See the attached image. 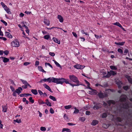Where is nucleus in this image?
Wrapping results in <instances>:
<instances>
[{"instance_id": "obj_24", "label": "nucleus", "mask_w": 132, "mask_h": 132, "mask_svg": "<svg viewBox=\"0 0 132 132\" xmlns=\"http://www.w3.org/2000/svg\"><path fill=\"white\" fill-rule=\"evenodd\" d=\"M38 68L39 71H42L43 72H46L43 69V67L42 66H39L38 67Z\"/></svg>"}, {"instance_id": "obj_56", "label": "nucleus", "mask_w": 132, "mask_h": 132, "mask_svg": "<svg viewBox=\"0 0 132 132\" xmlns=\"http://www.w3.org/2000/svg\"><path fill=\"white\" fill-rule=\"evenodd\" d=\"M4 53L5 55H7L9 53V52L7 50H6L4 52H3Z\"/></svg>"}, {"instance_id": "obj_26", "label": "nucleus", "mask_w": 132, "mask_h": 132, "mask_svg": "<svg viewBox=\"0 0 132 132\" xmlns=\"http://www.w3.org/2000/svg\"><path fill=\"white\" fill-rule=\"evenodd\" d=\"M116 25L119 26L123 30L125 31L124 28H123L121 25L118 22H116Z\"/></svg>"}, {"instance_id": "obj_21", "label": "nucleus", "mask_w": 132, "mask_h": 132, "mask_svg": "<svg viewBox=\"0 0 132 132\" xmlns=\"http://www.w3.org/2000/svg\"><path fill=\"white\" fill-rule=\"evenodd\" d=\"M4 9L7 13L9 14H11V12L10 11L9 9L7 7V6H6Z\"/></svg>"}, {"instance_id": "obj_31", "label": "nucleus", "mask_w": 132, "mask_h": 132, "mask_svg": "<svg viewBox=\"0 0 132 132\" xmlns=\"http://www.w3.org/2000/svg\"><path fill=\"white\" fill-rule=\"evenodd\" d=\"M49 98L50 99L53 100V101H56V100L55 98L52 95H50L49 96Z\"/></svg>"}, {"instance_id": "obj_40", "label": "nucleus", "mask_w": 132, "mask_h": 132, "mask_svg": "<svg viewBox=\"0 0 132 132\" xmlns=\"http://www.w3.org/2000/svg\"><path fill=\"white\" fill-rule=\"evenodd\" d=\"M85 120L84 117H81L79 118V120L82 121H84Z\"/></svg>"}, {"instance_id": "obj_7", "label": "nucleus", "mask_w": 132, "mask_h": 132, "mask_svg": "<svg viewBox=\"0 0 132 132\" xmlns=\"http://www.w3.org/2000/svg\"><path fill=\"white\" fill-rule=\"evenodd\" d=\"M11 44L12 46L13 47H18L19 46V42L16 39L14 40L11 43Z\"/></svg>"}, {"instance_id": "obj_34", "label": "nucleus", "mask_w": 132, "mask_h": 132, "mask_svg": "<svg viewBox=\"0 0 132 132\" xmlns=\"http://www.w3.org/2000/svg\"><path fill=\"white\" fill-rule=\"evenodd\" d=\"M72 107V106L71 105H66L64 106V108L66 109H68L71 108Z\"/></svg>"}, {"instance_id": "obj_10", "label": "nucleus", "mask_w": 132, "mask_h": 132, "mask_svg": "<svg viewBox=\"0 0 132 132\" xmlns=\"http://www.w3.org/2000/svg\"><path fill=\"white\" fill-rule=\"evenodd\" d=\"M22 90V88L21 87H19L18 88L16 89V90H15V91L18 95H19L21 92V91Z\"/></svg>"}, {"instance_id": "obj_64", "label": "nucleus", "mask_w": 132, "mask_h": 132, "mask_svg": "<svg viewBox=\"0 0 132 132\" xmlns=\"http://www.w3.org/2000/svg\"><path fill=\"white\" fill-rule=\"evenodd\" d=\"M68 124L69 126H73L75 125V124H74L73 123L70 122L68 123Z\"/></svg>"}, {"instance_id": "obj_4", "label": "nucleus", "mask_w": 132, "mask_h": 132, "mask_svg": "<svg viewBox=\"0 0 132 132\" xmlns=\"http://www.w3.org/2000/svg\"><path fill=\"white\" fill-rule=\"evenodd\" d=\"M94 104L95 105L94 106L93 108L94 110H98L102 107V105L100 103H97L96 102H94Z\"/></svg>"}, {"instance_id": "obj_38", "label": "nucleus", "mask_w": 132, "mask_h": 132, "mask_svg": "<svg viewBox=\"0 0 132 132\" xmlns=\"http://www.w3.org/2000/svg\"><path fill=\"white\" fill-rule=\"evenodd\" d=\"M38 103L40 104H45V102H44L42 100H38Z\"/></svg>"}, {"instance_id": "obj_55", "label": "nucleus", "mask_w": 132, "mask_h": 132, "mask_svg": "<svg viewBox=\"0 0 132 132\" xmlns=\"http://www.w3.org/2000/svg\"><path fill=\"white\" fill-rule=\"evenodd\" d=\"M118 52L120 53H121L122 54L123 53V51L121 49L119 48L118 50Z\"/></svg>"}, {"instance_id": "obj_36", "label": "nucleus", "mask_w": 132, "mask_h": 132, "mask_svg": "<svg viewBox=\"0 0 132 132\" xmlns=\"http://www.w3.org/2000/svg\"><path fill=\"white\" fill-rule=\"evenodd\" d=\"M40 130L42 131H44L46 130V128L45 127H41L40 128Z\"/></svg>"}, {"instance_id": "obj_47", "label": "nucleus", "mask_w": 132, "mask_h": 132, "mask_svg": "<svg viewBox=\"0 0 132 132\" xmlns=\"http://www.w3.org/2000/svg\"><path fill=\"white\" fill-rule=\"evenodd\" d=\"M110 68L112 70H116V67L115 66L111 65L110 66Z\"/></svg>"}, {"instance_id": "obj_54", "label": "nucleus", "mask_w": 132, "mask_h": 132, "mask_svg": "<svg viewBox=\"0 0 132 132\" xmlns=\"http://www.w3.org/2000/svg\"><path fill=\"white\" fill-rule=\"evenodd\" d=\"M126 105L124 106V105L123 106V107L125 109H128L129 108V106L128 105V103L126 104Z\"/></svg>"}, {"instance_id": "obj_46", "label": "nucleus", "mask_w": 132, "mask_h": 132, "mask_svg": "<svg viewBox=\"0 0 132 132\" xmlns=\"http://www.w3.org/2000/svg\"><path fill=\"white\" fill-rule=\"evenodd\" d=\"M10 88L12 92L15 91V89L14 88V87H13L12 86H10Z\"/></svg>"}, {"instance_id": "obj_57", "label": "nucleus", "mask_w": 132, "mask_h": 132, "mask_svg": "<svg viewBox=\"0 0 132 132\" xmlns=\"http://www.w3.org/2000/svg\"><path fill=\"white\" fill-rule=\"evenodd\" d=\"M49 54L50 55L52 56H54L55 55V53H54L53 52H50Z\"/></svg>"}, {"instance_id": "obj_52", "label": "nucleus", "mask_w": 132, "mask_h": 132, "mask_svg": "<svg viewBox=\"0 0 132 132\" xmlns=\"http://www.w3.org/2000/svg\"><path fill=\"white\" fill-rule=\"evenodd\" d=\"M1 5L4 8L6 7V6H7L5 4H4L3 2H1Z\"/></svg>"}, {"instance_id": "obj_3", "label": "nucleus", "mask_w": 132, "mask_h": 132, "mask_svg": "<svg viewBox=\"0 0 132 132\" xmlns=\"http://www.w3.org/2000/svg\"><path fill=\"white\" fill-rule=\"evenodd\" d=\"M69 78L71 81L75 82L76 84L79 83V81L78 78L74 75H69Z\"/></svg>"}, {"instance_id": "obj_49", "label": "nucleus", "mask_w": 132, "mask_h": 132, "mask_svg": "<svg viewBox=\"0 0 132 132\" xmlns=\"http://www.w3.org/2000/svg\"><path fill=\"white\" fill-rule=\"evenodd\" d=\"M47 29H48V30H51L53 28H57V29H58L59 28H58V27H53L51 28H48L47 27H46V28Z\"/></svg>"}, {"instance_id": "obj_28", "label": "nucleus", "mask_w": 132, "mask_h": 132, "mask_svg": "<svg viewBox=\"0 0 132 132\" xmlns=\"http://www.w3.org/2000/svg\"><path fill=\"white\" fill-rule=\"evenodd\" d=\"M64 131H66L67 132H71V131L69 129L64 128L62 129V131L64 132Z\"/></svg>"}, {"instance_id": "obj_13", "label": "nucleus", "mask_w": 132, "mask_h": 132, "mask_svg": "<svg viewBox=\"0 0 132 132\" xmlns=\"http://www.w3.org/2000/svg\"><path fill=\"white\" fill-rule=\"evenodd\" d=\"M7 104H6L5 106H2V111L4 112H7Z\"/></svg>"}, {"instance_id": "obj_33", "label": "nucleus", "mask_w": 132, "mask_h": 132, "mask_svg": "<svg viewBox=\"0 0 132 132\" xmlns=\"http://www.w3.org/2000/svg\"><path fill=\"white\" fill-rule=\"evenodd\" d=\"M5 34H7V35L8 36V37L10 38H12V35L11 34H10L9 33V32H5Z\"/></svg>"}, {"instance_id": "obj_30", "label": "nucleus", "mask_w": 132, "mask_h": 132, "mask_svg": "<svg viewBox=\"0 0 132 132\" xmlns=\"http://www.w3.org/2000/svg\"><path fill=\"white\" fill-rule=\"evenodd\" d=\"M107 116V114L106 113H103L102 116V118H105Z\"/></svg>"}, {"instance_id": "obj_19", "label": "nucleus", "mask_w": 132, "mask_h": 132, "mask_svg": "<svg viewBox=\"0 0 132 132\" xmlns=\"http://www.w3.org/2000/svg\"><path fill=\"white\" fill-rule=\"evenodd\" d=\"M21 80L22 82V83L24 84L27 87L29 85V84L28 83L27 81L26 80H23L22 79H21Z\"/></svg>"}, {"instance_id": "obj_25", "label": "nucleus", "mask_w": 132, "mask_h": 132, "mask_svg": "<svg viewBox=\"0 0 132 132\" xmlns=\"http://www.w3.org/2000/svg\"><path fill=\"white\" fill-rule=\"evenodd\" d=\"M109 126V124L104 123L103 124L102 127L105 129H107Z\"/></svg>"}, {"instance_id": "obj_50", "label": "nucleus", "mask_w": 132, "mask_h": 132, "mask_svg": "<svg viewBox=\"0 0 132 132\" xmlns=\"http://www.w3.org/2000/svg\"><path fill=\"white\" fill-rule=\"evenodd\" d=\"M38 92L40 95L41 96L43 94V93L41 90H38Z\"/></svg>"}, {"instance_id": "obj_8", "label": "nucleus", "mask_w": 132, "mask_h": 132, "mask_svg": "<svg viewBox=\"0 0 132 132\" xmlns=\"http://www.w3.org/2000/svg\"><path fill=\"white\" fill-rule=\"evenodd\" d=\"M127 96L126 95H123L121 96L120 98V101L121 102H125L126 101Z\"/></svg>"}, {"instance_id": "obj_22", "label": "nucleus", "mask_w": 132, "mask_h": 132, "mask_svg": "<svg viewBox=\"0 0 132 132\" xmlns=\"http://www.w3.org/2000/svg\"><path fill=\"white\" fill-rule=\"evenodd\" d=\"M46 102H45V104H46L47 106H51L52 105L51 103L49 102L48 100L47 99L45 100Z\"/></svg>"}, {"instance_id": "obj_5", "label": "nucleus", "mask_w": 132, "mask_h": 132, "mask_svg": "<svg viewBox=\"0 0 132 132\" xmlns=\"http://www.w3.org/2000/svg\"><path fill=\"white\" fill-rule=\"evenodd\" d=\"M116 75V72L112 70L108 71V74L106 76H104L103 77L105 78H108L110 77L111 75Z\"/></svg>"}, {"instance_id": "obj_15", "label": "nucleus", "mask_w": 132, "mask_h": 132, "mask_svg": "<svg viewBox=\"0 0 132 132\" xmlns=\"http://www.w3.org/2000/svg\"><path fill=\"white\" fill-rule=\"evenodd\" d=\"M57 18L59 19L60 22H63V19L62 17L60 15H58Z\"/></svg>"}, {"instance_id": "obj_53", "label": "nucleus", "mask_w": 132, "mask_h": 132, "mask_svg": "<svg viewBox=\"0 0 132 132\" xmlns=\"http://www.w3.org/2000/svg\"><path fill=\"white\" fill-rule=\"evenodd\" d=\"M72 34L74 37H75L76 38H77V35L75 32H72Z\"/></svg>"}, {"instance_id": "obj_27", "label": "nucleus", "mask_w": 132, "mask_h": 132, "mask_svg": "<svg viewBox=\"0 0 132 132\" xmlns=\"http://www.w3.org/2000/svg\"><path fill=\"white\" fill-rule=\"evenodd\" d=\"M44 22L47 26H49L50 25V22L47 19H44Z\"/></svg>"}, {"instance_id": "obj_42", "label": "nucleus", "mask_w": 132, "mask_h": 132, "mask_svg": "<svg viewBox=\"0 0 132 132\" xmlns=\"http://www.w3.org/2000/svg\"><path fill=\"white\" fill-rule=\"evenodd\" d=\"M14 122H16L18 123H19L21 122V119H19V120H18V119H17L16 120H14Z\"/></svg>"}, {"instance_id": "obj_20", "label": "nucleus", "mask_w": 132, "mask_h": 132, "mask_svg": "<svg viewBox=\"0 0 132 132\" xmlns=\"http://www.w3.org/2000/svg\"><path fill=\"white\" fill-rule=\"evenodd\" d=\"M53 40L56 43H57L58 44H60V41L58 40V39L57 38L55 37H53Z\"/></svg>"}, {"instance_id": "obj_48", "label": "nucleus", "mask_w": 132, "mask_h": 132, "mask_svg": "<svg viewBox=\"0 0 132 132\" xmlns=\"http://www.w3.org/2000/svg\"><path fill=\"white\" fill-rule=\"evenodd\" d=\"M50 112L51 114H53L54 112V110L51 108L50 110Z\"/></svg>"}, {"instance_id": "obj_37", "label": "nucleus", "mask_w": 132, "mask_h": 132, "mask_svg": "<svg viewBox=\"0 0 132 132\" xmlns=\"http://www.w3.org/2000/svg\"><path fill=\"white\" fill-rule=\"evenodd\" d=\"M53 61L54 62L55 64L56 65V66H57L58 67H61V65L57 62L56 61L54 60H53Z\"/></svg>"}, {"instance_id": "obj_61", "label": "nucleus", "mask_w": 132, "mask_h": 132, "mask_svg": "<svg viewBox=\"0 0 132 132\" xmlns=\"http://www.w3.org/2000/svg\"><path fill=\"white\" fill-rule=\"evenodd\" d=\"M13 92V93L12 94V95L14 96H16V93L15 92V91Z\"/></svg>"}, {"instance_id": "obj_59", "label": "nucleus", "mask_w": 132, "mask_h": 132, "mask_svg": "<svg viewBox=\"0 0 132 132\" xmlns=\"http://www.w3.org/2000/svg\"><path fill=\"white\" fill-rule=\"evenodd\" d=\"M30 63L29 62H25L23 63V65H27L30 64Z\"/></svg>"}, {"instance_id": "obj_32", "label": "nucleus", "mask_w": 132, "mask_h": 132, "mask_svg": "<svg viewBox=\"0 0 132 132\" xmlns=\"http://www.w3.org/2000/svg\"><path fill=\"white\" fill-rule=\"evenodd\" d=\"M64 119L67 121H68L69 120L68 117L67 115L66 114H65L64 116Z\"/></svg>"}, {"instance_id": "obj_39", "label": "nucleus", "mask_w": 132, "mask_h": 132, "mask_svg": "<svg viewBox=\"0 0 132 132\" xmlns=\"http://www.w3.org/2000/svg\"><path fill=\"white\" fill-rule=\"evenodd\" d=\"M29 101L32 103H34V100L32 99V97H30L29 99Z\"/></svg>"}, {"instance_id": "obj_63", "label": "nucleus", "mask_w": 132, "mask_h": 132, "mask_svg": "<svg viewBox=\"0 0 132 132\" xmlns=\"http://www.w3.org/2000/svg\"><path fill=\"white\" fill-rule=\"evenodd\" d=\"M85 82H86V84H87L88 86H90V83L87 80H85Z\"/></svg>"}, {"instance_id": "obj_35", "label": "nucleus", "mask_w": 132, "mask_h": 132, "mask_svg": "<svg viewBox=\"0 0 132 132\" xmlns=\"http://www.w3.org/2000/svg\"><path fill=\"white\" fill-rule=\"evenodd\" d=\"M74 109H75V110L73 112V113L77 114L79 112V110L78 109H77L76 107H75L74 108Z\"/></svg>"}, {"instance_id": "obj_43", "label": "nucleus", "mask_w": 132, "mask_h": 132, "mask_svg": "<svg viewBox=\"0 0 132 132\" xmlns=\"http://www.w3.org/2000/svg\"><path fill=\"white\" fill-rule=\"evenodd\" d=\"M1 21L3 23L5 26H7V23L5 21H4L3 20H1Z\"/></svg>"}, {"instance_id": "obj_41", "label": "nucleus", "mask_w": 132, "mask_h": 132, "mask_svg": "<svg viewBox=\"0 0 132 132\" xmlns=\"http://www.w3.org/2000/svg\"><path fill=\"white\" fill-rule=\"evenodd\" d=\"M81 32L83 34H85L86 35H88V36L89 35V34L87 32H85L83 30H82L81 31Z\"/></svg>"}, {"instance_id": "obj_62", "label": "nucleus", "mask_w": 132, "mask_h": 132, "mask_svg": "<svg viewBox=\"0 0 132 132\" xmlns=\"http://www.w3.org/2000/svg\"><path fill=\"white\" fill-rule=\"evenodd\" d=\"M90 112L89 111H86V114L87 115H89L90 114Z\"/></svg>"}, {"instance_id": "obj_17", "label": "nucleus", "mask_w": 132, "mask_h": 132, "mask_svg": "<svg viewBox=\"0 0 132 132\" xmlns=\"http://www.w3.org/2000/svg\"><path fill=\"white\" fill-rule=\"evenodd\" d=\"M98 121L96 120H94L91 123V125L93 126H95L98 123Z\"/></svg>"}, {"instance_id": "obj_29", "label": "nucleus", "mask_w": 132, "mask_h": 132, "mask_svg": "<svg viewBox=\"0 0 132 132\" xmlns=\"http://www.w3.org/2000/svg\"><path fill=\"white\" fill-rule=\"evenodd\" d=\"M125 43V42L116 43V45H118L122 46L124 45Z\"/></svg>"}, {"instance_id": "obj_2", "label": "nucleus", "mask_w": 132, "mask_h": 132, "mask_svg": "<svg viewBox=\"0 0 132 132\" xmlns=\"http://www.w3.org/2000/svg\"><path fill=\"white\" fill-rule=\"evenodd\" d=\"M60 78H56L54 77L51 78L50 77L47 79L45 78L43 79V81L46 82V81H48L49 82H52L54 83H56L57 84H59L58 83L59 82V79Z\"/></svg>"}, {"instance_id": "obj_1", "label": "nucleus", "mask_w": 132, "mask_h": 132, "mask_svg": "<svg viewBox=\"0 0 132 132\" xmlns=\"http://www.w3.org/2000/svg\"><path fill=\"white\" fill-rule=\"evenodd\" d=\"M59 80V82L58 83H59V84H62L64 82H65L66 84H69L73 87L74 86H78L81 85V84L79 83L76 84H73L71 83H69L68 79H65L63 78H60Z\"/></svg>"}, {"instance_id": "obj_6", "label": "nucleus", "mask_w": 132, "mask_h": 132, "mask_svg": "<svg viewBox=\"0 0 132 132\" xmlns=\"http://www.w3.org/2000/svg\"><path fill=\"white\" fill-rule=\"evenodd\" d=\"M98 95L100 98H101L107 97L108 96L107 94L103 93L101 91H100V92L98 93Z\"/></svg>"}, {"instance_id": "obj_16", "label": "nucleus", "mask_w": 132, "mask_h": 132, "mask_svg": "<svg viewBox=\"0 0 132 132\" xmlns=\"http://www.w3.org/2000/svg\"><path fill=\"white\" fill-rule=\"evenodd\" d=\"M125 77L127 79L128 81L130 83H132V79L131 78L130 76L127 75L125 76Z\"/></svg>"}, {"instance_id": "obj_60", "label": "nucleus", "mask_w": 132, "mask_h": 132, "mask_svg": "<svg viewBox=\"0 0 132 132\" xmlns=\"http://www.w3.org/2000/svg\"><path fill=\"white\" fill-rule=\"evenodd\" d=\"M103 105H104V106L105 107H108V104H107L106 103H105L104 102H103Z\"/></svg>"}, {"instance_id": "obj_51", "label": "nucleus", "mask_w": 132, "mask_h": 132, "mask_svg": "<svg viewBox=\"0 0 132 132\" xmlns=\"http://www.w3.org/2000/svg\"><path fill=\"white\" fill-rule=\"evenodd\" d=\"M129 88V86H126L123 87V88L124 89L127 90Z\"/></svg>"}, {"instance_id": "obj_12", "label": "nucleus", "mask_w": 132, "mask_h": 132, "mask_svg": "<svg viewBox=\"0 0 132 132\" xmlns=\"http://www.w3.org/2000/svg\"><path fill=\"white\" fill-rule=\"evenodd\" d=\"M108 104L109 106H110L111 104H114L115 103V102L113 100H109L107 101Z\"/></svg>"}, {"instance_id": "obj_9", "label": "nucleus", "mask_w": 132, "mask_h": 132, "mask_svg": "<svg viewBox=\"0 0 132 132\" xmlns=\"http://www.w3.org/2000/svg\"><path fill=\"white\" fill-rule=\"evenodd\" d=\"M73 67L77 69H82L85 67L84 66H82L80 64L75 65Z\"/></svg>"}, {"instance_id": "obj_11", "label": "nucleus", "mask_w": 132, "mask_h": 132, "mask_svg": "<svg viewBox=\"0 0 132 132\" xmlns=\"http://www.w3.org/2000/svg\"><path fill=\"white\" fill-rule=\"evenodd\" d=\"M43 86L44 87L48 89L49 91H50L51 93H53V92L52 90L50 88L45 84L43 85Z\"/></svg>"}, {"instance_id": "obj_45", "label": "nucleus", "mask_w": 132, "mask_h": 132, "mask_svg": "<svg viewBox=\"0 0 132 132\" xmlns=\"http://www.w3.org/2000/svg\"><path fill=\"white\" fill-rule=\"evenodd\" d=\"M108 84L107 83H105V84L103 85H101V86L102 87H108Z\"/></svg>"}, {"instance_id": "obj_14", "label": "nucleus", "mask_w": 132, "mask_h": 132, "mask_svg": "<svg viewBox=\"0 0 132 132\" xmlns=\"http://www.w3.org/2000/svg\"><path fill=\"white\" fill-rule=\"evenodd\" d=\"M29 96H31L32 95L31 94L28 93L22 94L20 95V96L21 97H23L24 96L27 97Z\"/></svg>"}, {"instance_id": "obj_18", "label": "nucleus", "mask_w": 132, "mask_h": 132, "mask_svg": "<svg viewBox=\"0 0 132 132\" xmlns=\"http://www.w3.org/2000/svg\"><path fill=\"white\" fill-rule=\"evenodd\" d=\"M1 58L2 59H3V62L4 63H6L9 61V59L7 58L4 57H1Z\"/></svg>"}, {"instance_id": "obj_23", "label": "nucleus", "mask_w": 132, "mask_h": 132, "mask_svg": "<svg viewBox=\"0 0 132 132\" xmlns=\"http://www.w3.org/2000/svg\"><path fill=\"white\" fill-rule=\"evenodd\" d=\"M31 91L35 95H36L38 94L37 90L36 89H32L31 90Z\"/></svg>"}, {"instance_id": "obj_58", "label": "nucleus", "mask_w": 132, "mask_h": 132, "mask_svg": "<svg viewBox=\"0 0 132 132\" xmlns=\"http://www.w3.org/2000/svg\"><path fill=\"white\" fill-rule=\"evenodd\" d=\"M0 39L3 40L4 41H5L7 40L6 38L1 37H0Z\"/></svg>"}, {"instance_id": "obj_44", "label": "nucleus", "mask_w": 132, "mask_h": 132, "mask_svg": "<svg viewBox=\"0 0 132 132\" xmlns=\"http://www.w3.org/2000/svg\"><path fill=\"white\" fill-rule=\"evenodd\" d=\"M50 38V36L49 35H46L44 37V38L46 39H48Z\"/></svg>"}]
</instances>
